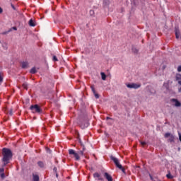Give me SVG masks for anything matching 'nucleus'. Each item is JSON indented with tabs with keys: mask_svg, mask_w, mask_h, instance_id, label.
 <instances>
[{
	"mask_svg": "<svg viewBox=\"0 0 181 181\" xmlns=\"http://www.w3.org/2000/svg\"><path fill=\"white\" fill-rule=\"evenodd\" d=\"M2 156H3L2 160L4 165H8L11 159H12V156H13L12 151H11V149L9 148H3Z\"/></svg>",
	"mask_w": 181,
	"mask_h": 181,
	"instance_id": "obj_1",
	"label": "nucleus"
},
{
	"mask_svg": "<svg viewBox=\"0 0 181 181\" xmlns=\"http://www.w3.org/2000/svg\"><path fill=\"white\" fill-rule=\"evenodd\" d=\"M30 110H31L32 112L40 114L42 112V109L39 106V105H33L30 107Z\"/></svg>",
	"mask_w": 181,
	"mask_h": 181,
	"instance_id": "obj_2",
	"label": "nucleus"
},
{
	"mask_svg": "<svg viewBox=\"0 0 181 181\" xmlns=\"http://www.w3.org/2000/svg\"><path fill=\"white\" fill-rule=\"evenodd\" d=\"M69 154L73 155L74 158H75L76 160H80V156H78V153L76 152L74 149H69Z\"/></svg>",
	"mask_w": 181,
	"mask_h": 181,
	"instance_id": "obj_3",
	"label": "nucleus"
},
{
	"mask_svg": "<svg viewBox=\"0 0 181 181\" xmlns=\"http://www.w3.org/2000/svg\"><path fill=\"white\" fill-rule=\"evenodd\" d=\"M110 159L114 162L116 167L121 168V166L122 165L119 163V160H118V158H117L116 157L111 156Z\"/></svg>",
	"mask_w": 181,
	"mask_h": 181,
	"instance_id": "obj_4",
	"label": "nucleus"
},
{
	"mask_svg": "<svg viewBox=\"0 0 181 181\" xmlns=\"http://www.w3.org/2000/svg\"><path fill=\"white\" fill-rule=\"evenodd\" d=\"M141 83H129L127 85L128 88H134L135 90L141 87Z\"/></svg>",
	"mask_w": 181,
	"mask_h": 181,
	"instance_id": "obj_5",
	"label": "nucleus"
},
{
	"mask_svg": "<svg viewBox=\"0 0 181 181\" xmlns=\"http://www.w3.org/2000/svg\"><path fill=\"white\" fill-rule=\"evenodd\" d=\"M93 177L95 179H98V180L104 181V179L103 178V177H101V175L98 173H95L93 174Z\"/></svg>",
	"mask_w": 181,
	"mask_h": 181,
	"instance_id": "obj_6",
	"label": "nucleus"
},
{
	"mask_svg": "<svg viewBox=\"0 0 181 181\" xmlns=\"http://www.w3.org/2000/svg\"><path fill=\"white\" fill-rule=\"evenodd\" d=\"M93 177L95 179H98V180L104 181V179L103 178V177H101V175L98 173H95L93 174Z\"/></svg>",
	"mask_w": 181,
	"mask_h": 181,
	"instance_id": "obj_7",
	"label": "nucleus"
},
{
	"mask_svg": "<svg viewBox=\"0 0 181 181\" xmlns=\"http://www.w3.org/2000/svg\"><path fill=\"white\" fill-rule=\"evenodd\" d=\"M175 37H176V39H180L181 36H180V30H179V28L178 27H175Z\"/></svg>",
	"mask_w": 181,
	"mask_h": 181,
	"instance_id": "obj_8",
	"label": "nucleus"
},
{
	"mask_svg": "<svg viewBox=\"0 0 181 181\" xmlns=\"http://www.w3.org/2000/svg\"><path fill=\"white\" fill-rule=\"evenodd\" d=\"M103 176L107 181H112V176H111L108 173H105Z\"/></svg>",
	"mask_w": 181,
	"mask_h": 181,
	"instance_id": "obj_9",
	"label": "nucleus"
},
{
	"mask_svg": "<svg viewBox=\"0 0 181 181\" xmlns=\"http://www.w3.org/2000/svg\"><path fill=\"white\" fill-rule=\"evenodd\" d=\"M21 67H22V69H28V67H29V63H28V62H22Z\"/></svg>",
	"mask_w": 181,
	"mask_h": 181,
	"instance_id": "obj_10",
	"label": "nucleus"
},
{
	"mask_svg": "<svg viewBox=\"0 0 181 181\" xmlns=\"http://www.w3.org/2000/svg\"><path fill=\"white\" fill-rule=\"evenodd\" d=\"M173 103H175V107H180L181 106V103L180 102H179V100H177V99H172Z\"/></svg>",
	"mask_w": 181,
	"mask_h": 181,
	"instance_id": "obj_11",
	"label": "nucleus"
},
{
	"mask_svg": "<svg viewBox=\"0 0 181 181\" xmlns=\"http://www.w3.org/2000/svg\"><path fill=\"white\" fill-rule=\"evenodd\" d=\"M28 25L29 26H31L33 28H35V26H36V23H35V21H33V19H30L28 22Z\"/></svg>",
	"mask_w": 181,
	"mask_h": 181,
	"instance_id": "obj_12",
	"label": "nucleus"
},
{
	"mask_svg": "<svg viewBox=\"0 0 181 181\" xmlns=\"http://www.w3.org/2000/svg\"><path fill=\"white\" fill-rule=\"evenodd\" d=\"M89 125L90 124L88 123V122H85L84 124H80V127L81 128H82V129H84V128H87V127H88Z\"/></svg>",
	"mask_w": 181,
	"mask_h": 181,
	"instance_id": "obj_13",
	"label": "nucleus"
},
{
	"mask_svg": "<svg viewBox=\"0 0 181 181\" xmlns=\"http://www.w3.org/2000/svg\"><path fill=\"white\" fill-rule=\"evenodd\" d=\"M37 165L40 168H45V163L43 161H38L37 162Z\"/></svg>",
	"mask_w": 181,
	"mask_h": 181,
	"instance_id": "obj_14",
	"label": "nucleus"
},
{
	"mask_svg": "<svg viewBox=\"0 0 181 181\" xmlns=\"http://www.w3.org/2000/svg\"><path fill=\"white\" fill-rule=\"evenodd\" d=\"M100 76L102 77V80L105 81L107 78V75L104 72L100 73Z\"/></svg>",
	"mask_w": 181,
	"mask_h": 181,
	"instance_id": "obj_15",
	"label": "nucleus"
},
{
	"mask_svg": "<svg viewBox=\"0 0 181 181\" xmlns=\"http://www.w3.org/2000/svg\"><path fill=\"white\" fill-rule=\"evenodd\" d=\"M33 181H39V175H33Z\"/></svg>",
	"mask_w": 181,
	"mask_h": 181,
	"instance_id": "obj_16",
	"label": "nucleus"
},
{
	"mask_svg": "<svg viewBox=\"0 0 181 181\" xmlns=\"http://www.w3.org/2000/svg\"><path fill=\"white\" fill-rule=\"evenodd\" d=\"M36 72L37 71L35 67L32 68L30 71V73H31V74H35Z\"/></svg>",
	"mask_w": 181,
	"mask_h": 181,
	"instance_id": "obj_17",
	"label": "nucleus"
},
{
	"mask_svg": "<svg viewBox=\"0 0 181 181\" xmlns=\"http://www.w3.org/2000/svg\"><path fill=\"white\" fill-rule=\"evenodd\" d=\"M168 141L170 142H173L175 141V136H173V134H171V136H170V139H168Z\"/></svg>",
	"mask_w": 181,
	"mask_h": 181,
	"instance_id": "obj_18",
	"label": "nucleus"
},
{
	"mask_svg": "<svg viewBox=\"0 0 181 181\" xmlns=\"http://www.w3.org/2000/svg\"><path fill=\"white\" fill-rule=\"evenodd\" d=\"M122 172L124 173V175H127V172H125V168L121 165V168H118Z\"/></svg>",
	"mask_w": 181,
	"mask_h": 181,
	"instance_id": "obj_19",
	"label": "nucleus"
},
{
	"mask_svg": "<svg viewBox=\"0 0 181 181\" xmlns=\"http://www.w3.org/2000/svg\"><path fill=\"white\" fill-rule=\"evenodd\" d=\"M103 4L105 6H108L110 5V0H104Z\"/></svg>",
	"mask_w": 181,
	"mask_h": 181,
	"instance_id": "obj_20",
	"label": "nucleus"
},
{
	"mask_svg": "<svg viewBox=\"0 0 181 181\" xmlns=\"http://www.w3.org/2000/svg\"><path fill=\"white\" fill-rule=\"evenodd\" d=\"M163 87H165L166 90H169V83H164Z\"/></svg>",
	"mask_w": 181,
	"mask_h": 181,
	"instance_id": "obj_21",
	"label": "nucleus"
},
{
	"mask_svg": "<svg viewBox=\"0 0 181 181\" xmlns=\"http://www.w3.org/2000/svg\"><path fill=\"white\" fill-rule=\"evenodd\" d=\"M23 88L25 90H28V83H23Z\"/></svg>",
	"mask_w": 181,
	"mask_h": 181,
	"instance_id": "obj_22",
	"label": "nucleus"
},
{
	"mask_svg": "<svg viewBox=\"0 0 181 181\" xmlns=\"http://www.w3.org/2000/svg\"><path fill=\"white\" fill-rule=\"evenodd\" d=\"M166 177H168V179H173V176L170 175V173L167 174Z\"/></svg>",
	"mask_w": 181,
	"mask_h": 181,
	"instance_id": "obj_23",
	"label": "nucleus"
},
{
	"mask_svg": "<svg viewBox=\"0 0 181 181\" xmlns=\"http://www.w3.org/2000/svg\"><path fill=\"white\" fill-rule=\"evenodd\" d=\"M90 88H91L92 92L93 93V94H95L96 92H95V89L94 88V86H91Z\"/></svg>",
	"mask_w": 181,
	"mask_h": 181,
	"instance_id": "obj_24",
	"label": "nucleus"
},
{
	"mask_svg": "<svg viewBox=\"0 0 181 181\" xmlns=\"http://www.w3.org/2000/svg\"><path fill=\"white\" fill-rule=\"evenodd\" d=\"M172 134H170V133H165V138H169V136L170 137V136H171Z\"/></svg>",
	"mask_w": 181,
	"mask_h": 181,
	"instance_id": "obj_25",
	"label": "nucleus"
},
{
	"mask_svg": "<svg viewBox=\"0 0 181 181\" xmlns=\"http://www.w3.org/2000/svg\"><path fill=\"white\" fill-rule=\"evenodd\" d=\"M53 62H59V59H57V57L54 56L52 58Z\"/></svg>",
	"mask_w": 181,
	"mask_h": 181,
	"instance_id": "obj_26",
	"label": "nucleus"
},
{
	"mask_svg": "<svg viewBox=\"0 0 181 181\" xmlns=\"http://www.w3.org/2000/svg\"><path fill=\"white\" fill-rule=\"evenodd\" d=\"M95 98H100V95H98V93H97L96 92H95V93H93Z\"/></svg>",
	"mask_w": 181,
	"mask_h": 181,
	"instance_id": "obj_27",
	"label": "nucleus"
},
{
	"mask_svg": "<svg viewBox=\"0 0 181 181\" xmlns=\"http://www.w3.org/2000/svg\"><path fill=\"white\" fill-rule=\"evenodd\" d=\"M132 52L136 54L138 53V49L136 48H132Z\"/></svg>",
	"mask_w": 181,
	"mask_h": 181,
	"instance_id": "obj_28",
	"label": "nucleus"
},
{
	"mask_svg": "<svg viewBox=\"0 0 181 181\" xmlns=\"http://www.w3.org/2000/svg\"><path fill=\"white\" fill-rule=\"evenodd\" d=\"M140 144H141V145H142V146H145V145H146V142H145V141H140Z\"/></svg>",
	"mask_w": 181,
	"mask_h": 181,
	"instance_id": "obj_29",
	"label": "nucleus"
},
{
	"mask_svg": "<svg viewBox=\"0 0 181 181\" xmlns=\"http://www.w3.org/2000/svg\"><path fill=\"white\" fill-rule=\"evenodd\" d=\"M78 156H80V155H84V152L83 151H79L78 152Z\"/></svg>",
	"mask_w": 181,
	"mask_h": 181,
	"instance_id": "obj_30",
	"label": "nucleus"
},
{
	"mask_svg": "<svg viewBox=\"0 0 181 181\" xmlns=\"http://www.w3.org/2000/svg\"><path fill=\"white\" fill-rule=\"evenodd\" d=\"M2 81H4V78H2V76H1L0 74V83H2Z\"/></svg>",
	"mask_w": 181,
	"mask_h": 181,
	"instance_id": "obj_31",
	"label": "nucleus"
},
{
	"mask_svg": "<svg viewBox=\"0 0 181 181\" xmlns=\"http://www.w3.org/2000/svg\"><path fill=\"white\" fill-rule=\"evenodd\" d=\"M106 119H107V121H108V119H111L112 121H114V119H112V118H111L110 117H107Z\"/></svg>",
	"mask_w": 181,
	"mask_h": 181,
	"instance_id": "obj_32",
	"label": "nucleus"
},
{
	"mask_svg": "<svg viewBox=\"0 0 181 181\" xmlns=\"http://www.w3.org/2000/svg\"><path fill=\"white\" fill-rule=\"evenodd\" d=\"M11 7L14 11H16V8H15V6L11 4Z\"/></svg>",
	"mask_w": 181,
	"mask_h": 181,
	"instance_id": "obj_33",
	"label": "nucleus"
},
{
	"mask_svg": "<svg viewBox=\"0 0 181 181\" xmlns=\"http://www.w3.org/2000/svg\"><path fill=\"white\" fill-rule=\"evenodd\" d=\"M177 71H179V72L181 71V66H178V68H177Z\"/></svg>",
	"mask_w": 181,
	"mask_h": 181,
	"instance_id": "obj_34",
	"label": "nucleus"
},
{
	"mask_svg": "<svg viewBox=\"0 0 181 181\" xmlns=\"http://www.w3.org/2000/svg\"><path fill=\"white\" fill-rule=\"evenodd\" d=\"M90 15H93V14H94V11H93V10H90Z\"/></svg>",
	"mask_w": 181,
	"mask_h": 181,
	"instance_id": "obj_35",
	"label": "nucleus"
},
{
	"mask_svg": "<svg viewBox=\"0 0 181 181\" xmlns=\"http://www.w3.org/2000/svg\"><path fill=\"white\" fill-rule=\"evenodd\" d=\"M2 12H3L2 8L0 7V13H2Z\"/></svg>",
	"mask_w": 181,
	"mask_h": 181,
	"instance_id": "obj_36",
	"label": "nucleus"
},
{
	"mask_svg": "<svg viewBox=\"0 0 181 181\" xmlns=\"http://www.w3.org/2000/svg\"><path fill=\"white\" fill-rule=\"evenodd\" d=\"M178 84H180V86H181V81H178Z\"/></svg>",
	"mask_w": 181,
	"mask_h": 181,
	"instance_id": "obj_37",
	"label": "nucleus"
},
{
	"mask_svg": "<svg viewBox=\"0 0 181 181\" xmlns=\"http://www.w3.org/2000/svg\"><path fill=\"white\" fill-rule=\"evenodd\" d=\"M179 93H181V87L178 89Z\"/></svg>",
	"mask_w": 181,
	"mask_h": 181,
	"instance_id": "obj_38",
	"label": "nucleus"
},
{
	"mask_svg": "<svg viewBox=\"0 0 181 181\" xmlns=\"http://www.w3.org/2000/svg\"><path fill=\"white\" fill-rule=\"evenodd\" d=\"M9 114L10 115H12V110H10Z\"/></svg>",
	"mask_w": 181,
	"mask_h": 181,
	"instance_id": "obj_39",
	"label": "nucleus"
},
{
	"mask_svg": "<svg viewBox=\"0 0 181 181\" xmlns=\"http://www.w3.org/2000/svg\"><path fill=\"white\" fill-rule=\"evenodd\" d=\"M108 124H109V125H112V123H110V122H108Z\"/></svg>",
	"mask_w": 181,
	"mask_h": 181,
	"instance_id": "obj_40",
	"label": "nucleus"
},
{
	"mask_svg": "<svg viewBox=\"0 0 181 181\" xmlns=\"http://www.w3.org/2000/svg\"><path fill=\"white\" fill-rule=\"evenodd\" d=\"M13 29H14V30H16V27H14Z\"/></svg>",
	"mask_w": 181,
	"mask_h": 181,
	"instance_id": "obj_41",
	"label": "nucleus"
},
{
	"mask_svg": "<svg viewBox=\"0 0 181 181\" xmlns=\"http://www.w3.org/2000/svg\"><path fill=\"white\" fill-rule=\"evenodd\" d=\"M1 176H5V174H2Z\"/></svg>",
	"mask_w": 181,
	"mask_h": 181,
	"instance_id": "obj_42",
	"label": "nucleus"
}]
</instances>
